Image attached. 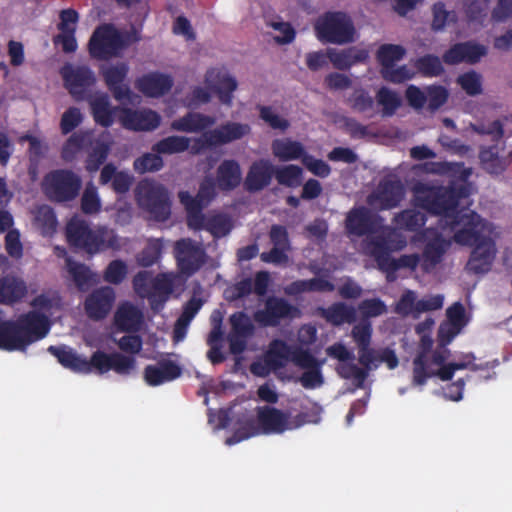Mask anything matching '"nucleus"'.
Returning <instances> with one entry per match:
<instances>
[{"instance_id": "obj_42", "label": "nucleus", "mask_w": 512, "mask_h": 512, "mask_svg": "<svg viewBox=\"0 0 512 512\" xmlns=\"http://www.w3.org/2000/svg\"><path fill=\"white\" fill-rule=\"evenodd\" d=\"M426 221V215L413 208L402 210L395 214L393 218V223L398 229L409 232L419 231L425 225Z\"/></svg>"}, {"instance_id": "obj_36", "label": "nucleus", "mask_w": 512, "mask_h": 512, "mask_svg": "<svg viewBox=\"0 0 512 512\" xmlns=\"http://www.w3.org/2000/svg\"><path fill=\"white\" fill-rule=\"evenodd\" d=\"M450 242L447 241L440 233H437L433 239L428 241L424 246L422 253V269L429 272L442 260Z\"/></svg>"}, {"instance_id": "obj_1", "label": "nucleus", "mask_w": 512, "mask_h": 512, "mask_svg": "<svg viewBox=\"0 0 512 512\" xmlns=\"http://www.w3.org/2000/svg\"><path fill=\"white\" fill-rule=\"evenodd\" d=\"M421 169L428 174L447 175L458 177L460 184L445 186H431L418 182L413 188V203L415 207L422 208L432 215L442 216L445 225L454 233L467 227V222L477 221L480 215L469 208L458 209L461 199L468 198L471 194V184L468 178L471 169L464 163L434 162L429 161L421 165Z\"/></svg>"}, {"instance_id": "obj_26", "label": "nucleus", "mask_w": 512, "mask_h": 512, "mask_svg": "<svg viewBox=\"0 0 512 512\" xmlns=\"http://www.w3.org/2000/svg\"><path fill=\"white\" fill-rule=\"evenodd\" d=\"M173 86L170 75L151 72L136 81V88L148 97H161L168 93Z\"/></svg>"}, {"instance_id": "obj_44", "label": "nucleus", "mask_w": 512, "mask_h": 512, "mask_svg": "<svg viewBox=\"0 0 512 512\" xmlns=\"http://www.w3.org/2000/svg\"><path fill=\"white\" fill-rule=\"evenodd\" d=\"M303 170L300 166L289 164L274 169V177L279 185L297 188L302 182Z\"/></svg>"}, {"instance_id": "obj_45", "label": "nucleus", "mask_w": 512, "mask_h": 512, "mask_svg": "<svg viewBox=\"0 0 512 512\" xmlns=\"http://www.w3.org/2000/svg\"><path fill=\"white\" fill-rule=\"evenodd\" d=\"M413 66L423 77H438L444 73L440 58L434 54H425L416 58Z\"/></svg>"}, {"instance_id": "obj_60", "label": "nucleus", "mask_w": 512, "mask_h": 512, "mask_svg": "<svg viewBox=\"0 0 512 512\" xmlns=\"http://www.w3.org/2000/svg\"><path fill=\"white\" fill-rule=\"evenodd\" d=\"M109 154V147L103 142L97 143L86 159V169L89 172H96L106 161Z\"/></svg>"}, {"instance_id": "obj_16", "label": "nucleus", "mask_w": 512, "mask_h": 512, "mask_svg": "<svg viewBox=\"0 0 512 512\" xmlns=\"http://www.w3.org/2000/svg\"><path fill=\"white\" fill-rule=\"evenodd\" d=\"M60 74L65 88L77 101L83 100L87 89L96 82L94 72L86 65L66 64L61 68Z\"/></svg>"}, {"instance_id": "obj_10", "label": "nucleus", "mask_w": 512, "mask_h": 512, "mask_svg": "<svg viewBox=\"0 0 512 512\" xmlns=\"http://www.w3.org/2000/svg\"><path fill=\"white\" fill-rule=\"evenodd\" d=\"M82 188L81 177L70 169H55L48 172L42 181L46 197L56 203L75 200Z\"/></svg>"}, {"instance_id": "obj_38", "label": "nucleus", "mask_w": 512, "mask_h": 512, "mask_svg": "<svg viewBox=\"0 0 512 512\" xmlns=\"http://www.w3.org/2000/svg\"><path fill=\"white\" fill-rule=\"evenodd\" d=\"M48 352L55 356L58 362L64 367L75 373L84 374L88 369L86 358L77 354L73 349L66 346H49Z\"/></svg>"}, {"instance_id": "obj_51", "label": "nucleus", "mask_w": 512, "mask_h": 512, "mask_svg": "<svg viewBox=\"0 0 512 512\" xmlns=\"http://www.w3.org/2000/svg\"><path fill=\"white\" fill-rule=\"evenodd\" d=\"M232 228V221L226 214L211 215L206 220V231L217 239L228 235Z\"/></svg>"}, {"instance_id": "obj_9", "label": "nucleus", "mask_w": 512, "mask_h": 512, "mask_svg": "<svg viewBox=\"0 0 512 512\" xmlns=\"http://www.w3.org/2000/svg\"><path fill=\"white\" fill-rule=\"evenodd\" d=\"M205 84L207 89L196 86L192 89L191 100L194 104H207L211 100V92L216 94L219 101L231 107L233 103V93L238 87L237 80L229 73L219 69H209L205 74Z\"/></svg>"}, {"instance_id": "obj_24", "label": "nucleus", "mask_w": 512, "mask_h": 512, "mask_svg": "<svg viewBox=\"0 0 512 512\" xmlns=\"http://www.w3.org/2000/svg\"><path fill=\"white\" fill-rule=\"evenodd\" d=\"M275 166L266 159L254 161L246 175L244 186L250 192H258L270 185Z\"/></svg>"}, {"instance_id": "obj_52", "label": "nucleus", "mask_w": 512, "mask_h": 512, "mask_svg": "<svg viewBox=\"0 0 512 512\" xmlns=\"http://www.w3.org/2000/svg\"><path fill=\"white\" fill-rule=\"evenodd\" d=\"M87 133L75 132L63 144L61 158L66 162L73 161L77 154L83 149L87 141Z\"/></svg>"}, {"instance_id": "obj_47", "label": "nucleus", "mask_w": 512, "mask_h": 512, "mask_svg": "<svg viewBox=\"0 0 512 512\" xmlns=\"http://www.w3.org/2000/svg\"><path fill=\"white\" fill-rule=\"evenodd\" d=\"M67 265L68 271L80 291H87L88 288L94 284L95 275L85 264L68 260Z\"/></svg>"}, {"instance_id": "obj_56", "label": "nucleus", "mask_w": 512, "mask_h": 512, "mask_svg": "<svg viewBox=\"0 0 512 512\" xmlns=\"http://www.w3.org/2000/svg\"><path fill=\"white\" fill-rule=\"evenodd\" d=\"M457 83L469 96L479 95L483 91L481 75L473 70L460 75Z\"/></svg>"}, {"instance_id": "obj_19", "label": "nucleus", "mask_w": 512, "mask_h": 512, "mask_svg": "<svg viewBox=\"0 0 512 512\" xmlns=\"http://www.w3.org/2000/svg\"><path fill=\"white\" fill-rule=\"evenodd\" d=\"M119 122L131 131H153L161 123V116L151 109L134 110L123 107L120 109Z\"/></svg>"}, {"instance_id": "obj_12", "label": "nucleus", "mask_w": 512, "mask_h": 512, "mask_svg": "<svg viewBox=\"0 0 512 512\" xmlns=\"http://www.w3.org/2000/svg\"><path fill=\"white\" fill-rule=\"evenodd\" d=\"M88 369L84 374L96 371L98 374L113 370L119 375H129L136 368L135 357L126 356L119 352L107 354L101 350L92 353L90 359H86Z\"/></svg>"}, {"instance_id": "obj_41", "label": "nucleus", "mask_w": 512, "mask_h": 512, "mask_svg": "<svg viewBox=\"0 0 512 512\" xmlns=\"http://www.w3.org/2000/svg\"><path fill=\"white\" fill-rule=\"evenodd\" d=\"M291 347L283 340H273L265 354V362L273 371L285 367L291 357Z\"/></svg>"}, {"instance_id": "obj_64", "label": "nucleus", "mask_w": 512, "mask_h": 512, "mask_svg": "<svg viewBox=\"0 0 512 512\" xmlns=\"http://www.w3.org/2000/svg\"><path fill=\"white\" fill-rule=\"evenodd\" d=\"M361 315L368 319L378 317L387 312L386 304L379 298L365 299L358 305Z\"/></svg>"}, {"instance_id": "obj_4", "label": "nucleus", "mask_w": 512, "mask_h": 512, "mask_svg": "<svg viewBox=\"0 0 512 512\" xmlns=\"http://www.w3.org/2000/svg\"><path fill=\"white\" fill-rule=\"evenodd\" d=\"M467 224V227H462L454 233L453 239L457 244L474 246L466 269L473 274L487 273L495 257V244L490 237L482 234L481 217L474 222L470 219Z\"/></svg>"}, {"instance_id": "obj_31", "label": "nucleus", "mask_w": 512, "mask_h": 512, "mask_svg": "<svg viewBox=\"0 0 512 512\" xmlns=\"http://www.w3.org/2000/svg\"><path fill=\"white\" fill-rule=\"evenodd\" d=\"M91 114L96 124L109 128L114 123L116 111L120 112L119 107H112L109 96L106 93L98 94L89 100Z\"/></svg>"}, {"instance_id": "obj_57", "label": "nucleus", "mask_w": 512, "mask_h": 512, "mask_svg": "<svg viewBox=\"0 0 512 512\" xmlns=\"http://www.w3.org/2000/svg\"><path fill=\"white\" fill-rule=\"evenodd\" d=\"M428 110L431 112L437 111L441 108L449 98L448 90L442 85H429L425 88Z\"/></svg>"}, {"instance_id": "obj_32", "label": "nucleus", "mask_w": 512, "mask_h": 512, "mask_svg": "<svg viewBox=\"0 0 512 512\" xmlns=\"http://www.w3.org/2000/svg\"><path fill=\"white\" fill-rule=\"evenodd\" d=\"M512 152L506 156L499 155L498 145L482 147L479 152V159L484 170L490 174H502L511 163Z\"/></svg>"}, {"instance_id": "obj_5", "label": "nucleus", "mask_w": 512, "mask_h": 512, "mask_svg": "<svg viewBox=\"0 0 512 512\" xmlns=\"http://www.w3.org/2000/svg\"><path fill=\"white\" fill-rule=\"evenodd\" d=\"M66 237L71 246L89 254L118 247V239L113 230L106 227L91 229L86 221L80 219H72L68 222Z\"/></svg>"}, {"instance_id": "obj_7", "label": "nucleus", "mask_w": 512, "mask_h": 512, "mask_svg": "<svg viewBox=\"0 0 512 512\" xmlns=\"http://www.w3.org/2000/svg\"><path fill=\"white\" fill-rule=\"evenodd\" d=\"M135 199L139 208L154 221L165 222L170 218L172 199L163 184L151 179L141 180L135 188Z\"/></svg>"}, {"instance_id": "obj_13", "label": "nucleus", "mask_w": 512, "mask_h": 512, "mask_svg": "<svg viewBox=\"0 0 512 512\" xmlns=\"http://www.w3.org/2000/svg\"><path fill=\"white\" fill-rule=\"evenodd\" d=\"M174 256L179 271L189 277L195 274L205 263L207 254L201 244L191 238L176 241Z\"/></svg>"}, {"instance_id": "obj_62", "label": "nucleus", "mask_w": 512, "mask_h": 512, "mask_svg": "<svg viewBox=\"0 0 512 512\" xmlns=\"http://www.w3.org/2000/svg\"><path fill=\"white\" fill-rule=\"evenodd\" d=\"M416 301V293L412 290H406L395 305V313L403 317L412 315L415 318Z\"/></svg>"}, {"instance_id": "obj_43", "label": "nucleus", "mask_w": 512, "mask_h": 512, "mask_svg": "<svg viewBox=\"0 0 512 512\" xmlns=\"http://www.w3.org/2000/svg\"><path fill=\"white\" fill-rule=\"evenodd\" d=\"M34 224L43 236L53 235L57 227V218L53 208L48 205L39 206L35 212Z\"/></svg>"}, {"instance_id": "obj_54", "label": "nucleus", "mask_w": 512, "mask_h": 512, "mask_svg": "<svg viewBox=\"0 0 512 512\" xmlns=\"http://www.w3.org/2000/svg\"><path fill=\"white\" fill-rule=\"evenodd\" d=\"M231 331L229 334L250 337L254 333V325L250 317L243 311L233 313L229 318Z\"/></svg>"}, {"instance_id": "obj_39", "label": "nucleus", "mask_w": 512, "mask_h": 512, "mask_svg": "<svg viewBox=\"0 0 512 512\" xmlns=\"http://www.w3.org/2000/svg\"><path fill=\"white\" fill-rule=\"evenodd\" d=\"M320 316L333 326L351 324L356 321V310L343 302H336L327 308H319Z\"/></svg>"}, {"instance_id": "obj_15", "label": "nucleus", "mask_w": 512, "mask_h": 512, "mask_svg": "<svg viewBox=\"0 0 512 512\" xmlns=\"http://www.w3.org/2000/svg\"><path fill=\"white\" fill-rule=\"evenodd\" d=\"M300 314L299 309L286 299L270 296L266 299L264 309L254 313V319L264 327H276L283 319H293Z\"/></svg>"}, {"instance_id": "obj_63", "label": "nucleus", "mask_w": 512, "mask_h": 512, "mask_svg": "<svg viewBox=\"0 0 512 512\" xmlns=\"http://www.w3.org/2000/svg\"><path fill=\"white\" fill-rule=\"evenodd\" d=\"M101 208L100 199L95 186L87 185L81 197V210L85 214H94Z\"/></svg>"}, {"instance_id": "obj_2", "label": "nucleus", "mask_w": 512, "mask_h": 512, "mask_svg": "<svg viewBox=\"0 0 512 512\" xmlns=\"http://www.w3.org/2000/svg\"><path fill=\"white\" fill-rule=\"evenodd\" d=\"M0 319V349L25 352L27 348L45 338L50 331L48 317L37 311H28L15 320Z\"/></svg>"}, {"instance_id": "obj_35", "label": "nucleus", "mask_w": 512, "mask_h": 512, "mask_svg": "<svg viewBox=\"0 0 512 512\" xmlns=\"http://www.w3.org/2000/svg\"><path fill=\"white\" fill-rule=\"evenodd\" d=\"M174 289V279L171 275L160 273L151 281L149 301L153 309L163 307Z\"/></svg>"}, {"instance_id": "obj_22", "label": "nucleus", "mask_w": 512, "mask_h": 512, "mask_svg": "<svg viewBox=\"0 0 512 512\" xmlns=\"http://www.w3.org/2000/svg\"><path fill=\"white\" fill-rule=\"evenodd\" d=\"M129 72L128 64L119 62L116 65H111L102 70V76L106 86L112 93L117 101L129 100L131 97V90L127 84L124 83Z\"/></svg>"}, {"instance_id": "obj_53", "label": "nucleus", "mask_w": 512, "mask_h": 512, "mask_svg": "<svg viewBox=\"0 0 512 512\" xmlns=\"http://www.w3.org/2000/svg\"><path fill=\"white\" fill-rule=\"evenodd\" d=\"M163 242L161 239H149L138 257V263L142 267L153 266L161 257Z\"/></svg>"}, {"instance_id": "obj_34", "label": "nucleus", "mask_w": 512, "mask_h": 512, "mask_svg": "<svg viewBox=\"0 0 512 512\" xmlns=\"http://www.w3.org/2000/svg\"><path fill=\"white\" fill-rule=\"evenodd\" d=\"M241 168L233 159H226L217 168V184L223 191H231L241 183Z\"/></svg>"}, {"instance_id": "obj_25", "label": "nucleus", "mask_w": 512, "mask_h": 512, "mask_svg": "<svg viewBox=\"0 0 512 512\" xmlns=\"http://www.w3.org/2000/svg\"><path fill=\"white\" fill-rule=\"evenodd\" d=\"M433 347V339L430 335H422L419 343V351L413 360V383L424 385L434 374V369L428 365V355Z\"/></svg>"}, {"instance_id": "obj_49", "label": "nucleus", "mask_w": 512, "mask_h": 512, "mask_svg": "<svg viewBox=\"0 0 512 512\" xmlns=\"http://www.w3.org/2000/svg\"><path fill=\"white\" fill-rule=\"evenodd\" d=\"M431 29L435 32L443 31L450 23H457L458 17L455 11H448L443 2H436L432 6Z\"/></svg>"}, {"instance_id": "obj_46", "label": "nucleus", "mask_w": 512, "mask_h": 512, "mask_svg": "<svg viewBox=\"0 0 512 512\" xmlns=\"http://www.w3.org/2000/svg\"><path fill=\"white\" fill-rule=\"evenodd\" d=\"M190 140L185 136H168L152 146V151L158 154H176L186 151L189 148Z\"/></svg>"}, {"instance_id": "obj_59", "label": "nucleus", "mask_w": 512, "mask_h": 512, "mask_svg": "<svg viewBox=\"0 0 512 512\" xmlns=\"http://www.w3.org/2000/svg\"><path fill=\"white\" fill-rule=\"evenodd\" d=\"M292 362L302 368V369H310L318 365H324L325 359L318 360L311 352L307 349H303L301 347H296L291 350Z\"/></svg>"}, {"instance_id": "obj_50", "label": "nucleus", "mask_w": 512, "mask_h": 512, "mask_svg": "<svg viewBox=\"0 0 512 512\" xmlns=\"http://www.w3.org/2000/svg\"><path fill=\"white\" fill-rule=\"evenodd\" d=\"M406 54L403 46L397 44H383L377 51V60L382 69L389 68L400 61Z\"/></svg>"}, {"instance_id": "obj_58", "label": "nucleus", "mask_w": 512, "mask_h": 512, "mask_svg": "<svg viewBox=\"0 0 512 512\" xmlns=\"http://www.w3.org/2000/svg\"><path fill=\"white\" fill-rule=\"evenodd\" d=\"M163 159L160 154L146 153L134 161V169L139 173L159 171L163 167Z\"/></svg>"}, {"instance_id": "obj_21", "label": "nucleus", "mask_w": 512, "mask_h": 512, "mask_svg": "<svg viewBox=\"0 0 512 512\" xmlns=\"http://www.w3.org/2000/svg\"><path fill=\"white\" fill-rule=\"evenodd\" d=\"M487 54L484 45L471 41L452 45L443 55L442 60L447 65H457L462 62L475 64Z\"/></svg>"}, {"instance_id": "obj_3", "label": "nucleus", "mask_w": 512, "mask_h": 512, "mask_svg": "<svg viewBox=\"0 0 512 512\" xmlns=\"http://www.w3.org/2000/svg\"><path fill=\"white\" fill-rule=\"evenodd\" d=\"M372 332V326L367 321L356 324L351 331V336L358 349V362L361 367L354 362L336 366V373L340 378L352 380L355 387L360 389L364 387L370 371L378 367V363L375 362H377L379 352L371 347Z\"/></svg>"}, {"instance_id": "obj_28", "label": "nucleus", "mask_w": 512, "mask_h": 512, "mask_svg": "<svg viewBox=\"0 0 512 512\" xmlns=\"http://www.w3.org/2000/svg\"><path fill=\"white\" fill-rule=\"evenodd\" d=\"M216 118L200 112H187L184 116L171 122V129L186 133L206 132L214 126Z\"/></svg>"}, {"instance_id": "obj_6", "label": "nucleus", "mask_w": 512, "mask_h": 512, "mask_svg": "<svg viewBox=\"0 0 512 512\" xmlns=\"http://www.w3.org/2000/svg\"><path fill=\"white\" fill-rule=\"evenodd\" d=\"M405 246V241L401 240L398 245H391L389 238L385 236H376L367 243L368 253L377 263L379 270L387 274V280L393 281L395 273L401 268L415 270L420 262L418 254L401 255L398 259L392 258L390 253L400 250Z\"/></svg>"}, {"instance_id": "obj_14", "label": "nucleus", "mask_w": 512, "mask_h": 512, "mask_svg": "<svg viewBox=\"0 0 512 512\" xmlns=\"http://www.w3.org/2000/svg\"><path fill=\"white\" fill-rule=\"evenodd\" d=\"M251 133V127L247 123L226 121L214 129L202 133L197 140L202 146L215 148L243 139Z\"/></svg>"}, {"instance_id": "obj_29", "label": "nucleus", "mask_w": 512, "mask_h": 512, "mask_svg": "<svg viewBox=\"0 0 512 512\" xmlns=\"http://www.w3.org/2000/svg\"><path fill=\"white\" fill-rule=\"evenodd\" d=\"M181 368L171 360L160 361L157 365H147L144 368V380L149 386H159L175 380L181 375Z\"/></svg>"}, {"instance_id": "obj_27", "label": "nucleus", "mask_w": 512, "mask_h": 512, "mask_svg": "<svg viewBox=\"0 0 512 512\" xmlns=\"http://www.w3.org/2000/svg\"><path fill=\"white\" fill-rule=\"evenodd\" d=\"M143 323V314L139 308L130 302L122 303L114 315V324L118 331L136 333Z\"/></svg>"}, {"instance_id": "obj_48", "label": "nucleus", "mask_w": 512, "mask_h": 512, "mask_svg": "<svg viewBox=\"0 0 512 512\" xmlns=\"http://www.w3.org/2000/svg\"><path fill=\"white\" fill-rule=\"evenodd\" d=\"M377 103L382 106V116L391 117L401 106L399 95L387 87H381L376 93Z\"/></svg>"}, {"instance_id": "obj_8", "label": "nucleus", "mask_w": 512, "mask_h": 512, "mask_svg": "<svg viewBox=\"0 0 512 512\" xmlns=\"http://www.w3.org/2000/svg\"><path fill=\"white\" fill-rule=\"evenodd\" d=\"M314 31L322 43L348 44L355 40V27L350 16L342 11H327L320 15Z\"/></svg>"}, {"instance_id": "obj_55", "label": "nucleus", "mask_w": 512, "mask_h": 512, "mask_svg": "<svg viewBox=\"0 0 512 512\" xmlns=\"http://www.w3.org/2000/svg\"><path fill=\"white\" fill-rule=\"evenodd\" d=\"M490 0H466L464 12L468 22L482 23L487 16Z\"/></svg>"}, {"instance_id": "obj_30", "label": "nucleus", "mask_w": 512, "mask_h": 512, "mask_svg": "<svg viewBox=\"0 0 512 512\" xmlns=\"http://www.w3.org/2000/svg\"><path fill=\"white\" fill-rule=\"evenodd\" d=\"M27 293V285L21 278L12 275L0 277V304L14 305L19 303Z\"/></svg>"}, {"instance_id": "obj_37", "label": "nucleus", "mask_w": 512, "mask_h": 512, "mask_svg": "<svg viewBox=\"0 0 512 512\" xmlns=\"http://www.w3.org/2000/svg\"><path fill=\"white\" fill-rule=\"evenodd\" d=\"M271 150L273 155L280 161L288 162L297 159H303L306 150L299 141L290 138L275 139L272 141Z\"/></svg>"}, {"instance_id": "obj_40", "label": "nucleus", "mask_w": 512, "mask_h": 512, "mask_svg": "<svg viewBox=\"0 0 512 512\" xmlns=\"http://www.w3.org/2000/svg\"><path fill=\"white\" fill-rule=\"evenodd\" d=\"M346 104L354 112L372 118L376 115L375 100L369 91L363 87L354 88L353 92L347 97Z\"/></svg>"}, {"instance_id": "obj_18", "label": "nucleus", "mask_w": 512, "mask_h": 512, "mask_svg": "<svg viewBox=\"0 0 512 512\" xmlns=\"http://www.w3.org/2000/svg\"><path fill=\"white\" fill-rule=\"evenodd\" d=\"M257 423L261 434H282L286 430L299 427L300 424L292 425L290 414L271 406L257 408Z\"/></svg>"}, {"instance_id": "obj_20", "label": "nucleus", "mask_w": 512, "mask_h": 512, "mask_svg": "<svg viewBox=\"0 0 512 512\" xmlns=\"http://www.w3.org/2000/svg\"><path fill=\"white\" fill-rule=\"evenodd\" d=\"M115 301L114 289L109 286L100 287L90 293L84 302V310L88 318L99 321L107 317Z\"/></svg>"}, {"instance_id": "obj_33", "label": "nucleus", "mask_w": 512, "mask_h": 512, "mask_svg": "<svg viewBox=\"0 0 512 512\" xmlns=\"http://www.w3.org/2000/svg\"><path fill=\"white\" fill-rule=\"evenodd\" d=\"M328 58L338 70H349L357 63H363L368 59V52L364 49L350 47L341 51L328 49Z\"/></svg>"}, {"instance_id": "obj_17", "label": "nucleus", "mask_w": 512, "mask_h": 512, "mask_svg": "<svg viewBox=\"0 0 512 512\" xmlns=\"http://www.w3.org/2000/svg\"><path fill=\"white\" fill-rule=\"evenodd\" d=\"M405 196V187L397 178H383L374 192L368 197V202L379 210H390L400 205Z\"/></svg>"}, {"instance_id": "obj_11", "label": "nucleus", "mask_w": 512, "mask_h": 512, "mask_svg": "<svg viewBox=\"0 0 512 512\" xmlns=\"http://www.w3.org/2000/svg\"><path fill=\"white\" fill-rule=\"evenodd\" d=\"M125 46L122 33L112 24H103L93 32L88 50L92 58L108 60L116 56Z\"/></svg>"}, {"instance_id": "obj_61", "label": "nucleus", "mask_w": 512, "mask_h": 512, "mask_svg": "<svg viewBox=\"0 0 512 512\" xmlns=\"http://www.w3.org/2000/svg\"><path fill=\"white\" fill-rule=\"evenodd\" d=\"M383 79L394 84L404 83L415 76V72L406 65L395 67V64L389 68L381 69Z\"/></svg>"}, {"instance_id": "obj_23", "label": "nucleus", "mask_w": 512, "mask_h": 512, "mask_svg": "<svg viewBox=\"0 0 512 512\" xmlns=\"http://www.w3.org/2000/svg\"><path fill=\"white\" fill-rule=\"evenodd\" d=\"M376 218L372 212L364 207L352 208L345 219V229L349 235L362 237L376 231Z\"/></svg>"}]
</instances>
